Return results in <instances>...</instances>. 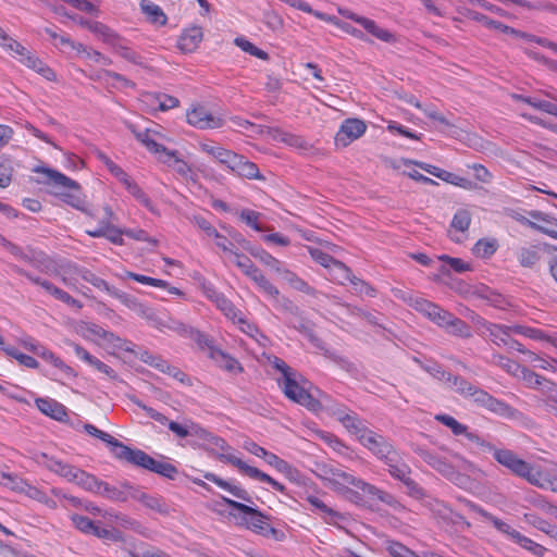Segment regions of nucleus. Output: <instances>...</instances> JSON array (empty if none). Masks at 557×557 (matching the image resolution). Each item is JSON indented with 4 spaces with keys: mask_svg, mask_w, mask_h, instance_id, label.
I'll return each instance as SVG.
<instances>
[{
    "mask_svg": "<svg viewBox=\"0 0 557 557\" xmlns=\"http://www.w3.org/2000/svg\"><path fill=\"white\" fill-rule=\"evenodd\" d=\"M449 388L466 399H471L472 403L481 408L486 409L490 412L502 417H512L513 408L507 403L495 398L486 391L472 384L466 377L461 375L448 374L446 381Z\"/></svg>",
    "mask_w": 557,
    "mask_h": 557,
    "instance_id": "obj_1",
    "label": "nucleus"
},
{
    "mask_svg": "<svg viewBox=\"0 0 557 557\" xmlns=\"http://www.w3.org/2000/svg\"><path fill=\"white\" fill-rule=\"evenodd\" d=\"M108 445L110 446L112 455L120 460H124L171 480L178 473L174 465L156 460L144 450L131 448L114 437L110 440Z\"/></svg>",
    "mask_w": 557,
    "mask_h": 557,
    "instance_id": "obj_2",
    "label": "nucleus"
},
{
    "mask_svg": "<svg viewBox=\"0 0 557 557\" xmlns=\"http://www.w3.org/2000/svg\"><path fill=\"white\" fill-rule=\"evenodd\" d=\"M127 127L134 134L135 138L141 143L148 151L157 157L159 162L172 168L183 177H187L189 175L191 168L186 161L178 157V152L176 150H169L166 147L154 140L153 136L157 135V132L149 128L138 131L131 123L127 124Z\"/></svg>",
    "mask_w": 557,
    "mask_h": 557,
    "instance_id": "obj_3",
    "label": "nucleus"
},
{
    "mask_svg": "<svg viewBox=\"0 0 557 557\" xmlns=\"http://www.w3.org/2000/svg\"><path fill=\"white\" fill-rule=\"evenodd\" d=\"M35 172L45 174L47 176L48 183L51 182L55 186L69 189L67 191H61L58 194L63 202L90 216L92 215L88 211L85 197L82 195L81 186L76 181L67 177L66 175L55 170H51L48 168L38 166L35 169Z\"/></svg>",
    "mask_w": 557,
    "mask_h": 557,
    "instance_id": "obj_4",
    "label": "nucleus"
},
{
    "mask_svg": "<svg viewBox=\"0 0 557 557\" xmlns=\"http://www.w3.org/2000/svg\"><path fill=\"white\" fill-rule=\"evenodd\" d=\"M324 480L327 481L335 490L342 491L351 485L369 496L384 500L383 495L385 493L383 491L359 478H356L352 473L347 472L339 467H326L324 469Z\"/></svg>",
    "mask_w": 557,
    "mask_h": 557,
    "instance_id": "obj_5",
    "label": "nucleus"
},
{
    "mask_svg": "<svg viewBox=\"0 0 557 557\" xmlns=\"http://www.w3.org/2000/svg\"><path fill=\"white\" fill-rule=\"evenodd\" d=\"M277 382L289 400L304 406L312 412L322 410L321 401L306 387L309 383L301 375L286 377V381L278 380Z\"/></svg>",
    "mask_w": 557,
    "mask_h": 557,
    "instance_id": "obj_6",
    "label": "nucleus"
},
{
    "mask_svg": "<svg viewBox=\"0 0 557 557\" xmlns=\"http://www.w3.org/2000/svg\"><path fill=\"white\" fill-rule=\"evenodd\" d=\"M478 512L487 521H490L494 528L503 534H506L509 539H511L515 543L520 545L522 548L531 552L533 555L537 557H543L546 553V548L541 544L534 542L533 540L524 536L519 531L512 529L508 523L500 520L499 518L493 516L482 508H478Z\"/></svg>",
    "mask_w": 557,
    "mask_h": 557,
    "instance_id": "obj_7",
    "label": "nucleus"
},
{
    "mask_svg": "<svg viewBox=\"0 0 557 557\" xmlns=\"http://www.w3.org/2000/svg\"><path fill=\"white\" fill-rule=\"evenodd\" d=\"M494 458L499 465L507 468L513 474L525 479L529 483L537 482L534 476L536 468L519 458L512 450L505 448L494 449Z\"/></svg>",
    "mask_w": 557,
    "mask_h": 557,
    "instance_id": "obj_8",
    "label": "nucleus"
},
{
    "mask_svg": "<svg viewBox=\"0 0 557 557\" xmlns=\"http://www.w3.org/2000/svg\"><path fill=\"white\" fill-rule=\"evenodd\" d=\"M222 502L232 509L238 510L243 513V517L238 522L240 525H244L252 532L261 535L263 528H265L268 523L269 516L264 515L255 507L236 502L225 496H222Z\"/></svg>",
    "mask_w": 557,
    "mask_h": 557,
    "instance_id": "obj_9",
    "label": "nucleus"
},
{
    "mask_svg": "<svg viewBox=\"0 0 557 557\" xmlns=\"http://www.w3.org/2000/svg\"><path fill=\"white\" fill-rule=\"evenodd\" d=\"M12 270L18 274V275H22V276H25L28 281H30L33 284L35 285H38L40 286L41 288H44L48 294H50L51 296H53L55 299L69 305V306H72V307H76V308H81L82 305L81 302L73 298L69 293H66L65 290L54 286L51 282L47 281V280H44L39 276H35L33 275L32 273H29L28 271L17 267V265H13L12 267Z\"/></svg>",
    "mask_w": 557,
    "mask_h": 557,
    "instance_id": "obj_10",
    "label": "nucleus"
},
{
    "mask_svg": "<svg viewBox=\"0 0 557 557\" xmlns=\"http://www.w3.org/2000/svg\"><path fill=\"white\" fill-rule=\"evenodd\" d=\"M219 459L221 461H225L235 466L240 472H243L244 474L248 475L251 479L269 483L275 491L280 493H285L286 491V487L282 483L277 482L276 480L271 478L269 474L262 472L258 468L247 465L245 461H243L242 459L237 458L234 455L220 454Z\"/></svg>",
    "mask_w": 557,
    "mask_h": 557,
    "instance_id": "obj_11",
    "label": "nucleus"
},
{
    "mask_svg": "<svg viewBox=\"0 0 557 557\" xmlns=\"http://www.w3.org/2000/svg\"><path fill=\"white\" fill-rule=\"evenodd\" d=\"M366 131L367 124L363 120L357 117L346 119L335 135V145L345 148L360 138Z\"/></svg>",
    "mask_w": 557,
    "mask_h": 557,
    "instance_id": "obj_12",
    "label": "nucleus"
},
{
    "mask_svg": "<svg viewBox=\"0 0 557 557\" xmlns=\"http://www.w3.org/2000/svg\"><path fill=\"white\" fill-rule=\"evenodd\" d=\"M413 451L430 467L434 470L438 471L441 474L446 476L449 480H453L458 475L455 467L448 462V460L444 457H441L423 447H416Z\"/></svg>",
    "mask_w": 557,
    "mask_h": 557,
    "instance_id": "obj_13",
    "label": "nucleus"
},
{
    "mask_svg": "<svg viewBox=\"0 0 557 557\" xmlns=\"http://www.w3.org/2000/svg\"><path fill=\"white\" fill-rule=\"evenodd\" d=\"M186 116L190 125L200 129L219 128L223 125L221 117L213 115L201 106L189 110Z\"/></svg>",
    "mask_w": 557,
    "mask_h": 557,
    "instance_id": "obj_14",
    "label": "nucleus"
},
{
    "mask_svg": "<svg viewBox=\"0 0 557 557\" xmlns=\"http://www.w3.org/2000/svg\"><path fill=\"white\" fill-rule=\"evenodd\" d=\"M416 309L423 312L431 321L436 323L438 326L447 327L448 323L451 322L453 313L426 299H417Z\"/></svg>",
    "mask_w": 557,
    "mask_h": 557,
    "instance_id": "obj_15",
    "label": "nucleus"
},
{
    "mask_svg": "<svg viewBox=\"0 0 557 557\" xmlns=\"http://www.w3.org/2000/svg\"><path fill=\"white\" fill-rule=\"evenodd\" d=\"M227 168L238 174L239 176L249 178V180H262V175L259 172V169L256 163L249 161L244 156L234 153L232 160L230 161Z\"/></svg>",
    "mask_w": 557,
    "mask_h": 557,
    "instance_id": "obj_16",
    "label": "nucleus"
},
{
    "mask_svg": "<svg viewBox=\"0 0 557 557\" xmlns=\"http://www.w3.org/2000/svg\"><path fill=\"white\" fill-rule=\"evenodd\" d=\"M472 320L475 321L478 325L485 327L490 337L496 345L507 346L509 344L511 338L510 333H512L510 326L490 323L479 315L472 317Z\"/></svg>",
    "mask_w": 557,
    "mask_h": 557,
    "instance_id": "obj_17",
    "label": "nucleus"
},
{
    "mask_svg": "<svg viewBox=\"0 0 557 557\" xmlns=\"http://www.w3.org/2000/svg\"><path fill=\"white\" fill-rule=\"evenodd\" d=\"M35 404L41 413L51 419H54L60 422H63L67 419L66 407L63 404L57 401L55 399L49 397L37 398L35 400Z\"/></svg>",
    "mask_w": 557,
    "mask_h": 557,
    "instance_id": "obj_18",
    "label": "nucleus"
},
{
    "mask_svg": "<svg viewBox=\"0 0 557 557\" xmlns=\"http://www.w3.org/2000/svg\"><path fill=\"white\" fill-rule=\"evenodd\" d=\"M203 37L201 27L193 26L183 30L177 41V48L184 53H190L197 49Z\"/></svg>",
    "mask_w": 557,
    "mask_h": 557,
    "instance_id": "obj_19",
    "label": "nucleus"
},
{
    "mask_svg": "<svg viewBox=\"0 0 557 557\" xmlns=\"http://www.w3.org/2000/svg\"><path fill=\"white\" fill-rule=\"evenodd\" d=\"M131 497L140 502L146 508H149L161 515L166 516L170 513V507L162 497L146 494L134 487Z\"/></svg>",
    "mask_w": 557,
    "mask_h": 557,
    "instance_id": "obj_20",
    "label": "nucleus"
},
{
    "mask_svg": "<svg viewBox=\"0 0 557 557\" xmlns=\"http://www.w3.org/2000/svg\"><path fill=\"white\" fill-rule=\"evenodd\" d=\"M368 436H363V442L361 443L364 447H367L373 455L377 458H381L383 455L388 454L394 446L382 435L371 431L367 434Z\"/></svg>",
    "mask_w": 557,
    "mask_h": 557,
    "instance_id": "obj_21",
    "label": "nucleus"
},
{
    "mask_svg": "<svg viewBox=\"0 0 557 557\" xmlns=\"http://www.w3.org/2000/svg\"><path fill=\"white\" fill-rule=\"evenodd\" d=\"M133 486L125 485L124 488L110 485L109 483L101 481L99 482V490L95 494L100 495L112 502L124 503L131 497Z\"/></svg>",
    "mask_w": 557,
    "mask_h": 557,
    "instance_id": "obj_22",
    "label": "nucleus"
},
{
    "mask_svg": "<svg viewBox=\"0 0 557 557\" xmlns=\"http://www.w3.org/2000/svg\"><path fill=\"white\" fill-rule=\"evenodd\" d=\"M42 459H45V466L52 472H55L60 476L72 482L74 475L76 474L78 468L69 463H64L61 460L54 459L52 457H48L47 454L42 453L40 455Z\"/></svg>",
    "mask_w": 557,
    "mask_h": 557,
    "instance_id": "obj_23",
    "label": "nucleus"
},
{
    "mask_svg": "<svg viewBox=\"0 0 557 557\" xmlns=\"http://www.w3.org/2000/svg\"><path fill=\"white\" fill-rule=\"evenodd\" d=\"M205 479L216 484L219 487L227 491L233 496H235L244 502L252 503L250 494L245 488H243L238 485L231 484L230 482L223 480L222 478H220L216 474L211 473V472L206 473Z\"/></svg>",
    "mask_w": 557,
    "mask_h": 557,
    "instance_id": "obj_24",
    "label": "nucleus"
},
{
    "mask_svg": "<svg viewBox=\"0 0 557 557\" xmlns=\"http://www.w3.org/2000/svg\"><path fill=\"white\" fill-rule=\"evenodd\" d=\"M544 247L541 245H531L521 247L517 252V258L521 267L533 268L542 258Z\"/></svg>",
    "mask_w": 557,
    "mask_h": 557,
    "instance_id": "obj_25",
    "label": "nucleus"
},
{
    "mask_svg": "<svg viewBox=\"0 0 557 557\" xmlns=\"http://www.w3.org/2000/svg\"><path fill=\"white\" fill-rule=\"evenodd\" d=\"M20 61L27 67L42 75L48 81H55V73L48 65H46L39 58L32 54L27 49L24 55H20Z\"/></svg>",
    "mask_w": 557,
    "mask_h": 557,
    "instance_id": "obj_26",
    "label": "nucleus"
},
{
    "mask_svg": "<svg viewBox=\"0 0 557 557\" xmlns=\"http://www.w3.org/2000/svg\"><path fill=\"white\" fill-rule=\"evenodd\" d=\"M341 423L349 433L356 435L360 443L363 442V436L367 437V434L372 431L368 429L362 420H360L355 413H351V416L341 417Z\"/></svg>",
    "mask_w": 557,
    "mask_h": 557,
    "instance_id": "obj_27",
    "label": "nucleus"
},
{
    "mask_svg": "<svg viewBox=\"0 0 557 557\" xmlns=\"http://www.w3.org/2000/svg\"><path fill=\"white\" fill-rule=\"evenodd\" d=\"M534 476L537 482L533 485L557 493V465L545 471L536 469Z\"/></svg>",
    "mask_w": 557,
    "mask_h": 557,
    "instance_id": "obj_28",
    "label": "nucleus"
},
{
    "mask_svg": "<svg viewBox=\"0 0 557 557\" xmlns=\"http://www.w3.org/2000/svg\"><path fill=\"white\" fill-rule=\"evenodd\" d=\"M278 274L282 276L283 280H285L290 287L294 289L305 293L307 295L315 296L317 290L311 287L307 282H305L302 278H300L297 274L289 271L286 268H282L281 272Z\"/></svg>",
    "mask_w": 557,
    "mask_h": 557,
    "instance_id": "obj_29",
    "label": "nucleus"
},
{
    "mask_svg": "<svg viewBox=\"0 0 557 557\" xmlns=\"http://www.w3.org/2000/svg\"><path fill=\"white\" fill-rule=\"evenodd\" d=\"M360 25L373 37L383 41V42H395L396 36L389 32L388 29L380 27L375 21L366 17L360 21Z\"/></svg>",
    "mask_w": 557,
    "mask_h": 557,
    "instance_id": "obj_30",
    "label": "nucleus"
},
{
    "mask_svg": "<svg viewBox=\"0 0 557 557\" xmlns=\"http://www.w3.org/2000/svg\"><path fill=\"white\" fill-rule=\"evenodd\" d=\"M154 327L160 331H164L165 329L170 330L186 338L191 326L173 318H168L165 320L158 318V320H156Z\"/></svg>",
    "mask_w": 557,
    "mask_h": 557,
    "instance_id": "obj_31",
    "label": "nucleus"
},
{
    "mask_svg": "<svg viewBox=\"0 0 557 557\" xmlns=\"http://www.w3.org/2000/svg\"><path fill=\"white\" fill-rule=\"evenodd\" d=\"M231 261L237 268H239L242 272L250 280L260 271V269L255 265V263L250 260L249 257L238 251L232 252Z\"/></svg>",
    "mask_w": 557,
    "mask_h": 557,
    "instance_id": "obj_32",
    "label": "nucleus"
},
{
    "mask_svg": "<svg viewBox=\"0 0 557 557\" xmlns=\"http://www.w3.org/2000/svg\"><path fill=\"white\" fill-rule=\"evenodd\" d=\"M72 482L76 483L88 492L96 493V491L99 490L100 480L94 474H90L78 468Z\"/></svg>",
    "mask_w": 557,
    "mask_h": 557,
    "instance_id": "obj_33",
    "label": "nucleus"
},
{
    "mask_svg": "<svg viewBox=\"0 0 557 557\" xmlns=\"http://www.w3.org/2000/svg\"><path fill=\"white\" fill-rule=\"evenodd\" d=\"M140 5L143 12L147 15L151 23L157 25H165L168 18L159 5L146 0H143Z\"/></svg>",
    "mask_w": 557,
    "mask_h": 557,
    "instance_id": "obj_34",
    "label": "nucleus"
},
{
    "mask_svg": "<svg viewBox=\"0 0 557 557\" xmlns=\"http://www.w3.org/2000/svg\"><path fill=\"white\" fill-rule=\"evenodd\" d=\"M186 338H190L193 339L194 342L197 343V345L199 346V348L201 349H208L209 350V357L210 358H213V352L214 350H220V348L215 347L214 346V342L212 338H210L209 336H207L206 334H203L202 332L194 329L193 326L190 327V330L188 331V335Z\"/></svg>",
    "mask_w": 557,
    "mask_h": 557,
    "instance_id": "obj_35",
    "label": "nucleus"
},
{
    "mask_svg": "<svg viewBox=\"0 0 557 557\" xmlns=\"http://www.w3.org/2000/svg\"><path fill=\"white\" fill-rule=\"evenodd\" d=\"M331 280L337 284L344 285L351 278L352 272L345 263L336 260L335 263L330 268Z\"/></svg>",
    "mask_w": 557,
    "mask_h": 557,
    "instance_id": "obj_36",
    "label": "nucleus"
},
{
    "mask_svg": "<svg viewBox=\"0 0 557 557\" xmlns=\"http://www.w3.org/2000/svg\"><path fill=\"white\" fill-rule=\"evenodd\" d=\"M213 360H215L216 362H221V367L228 371V372H236V373H242L244 371V368L242 367V364L238 362L237 359H235L234 357H231L230 355L225 354L224 351H222L221 349L220 350H214L213 352Z\"/></svg>",
    "mask_w": 557,
    "mask_h": 557,
    "instance_id": "obj_37",
    "label": "nucleus"
},
{
    "mask_svg": "<svg viewBox=\"0 0 557 557\" xmlns=\"http://www.w3.org/2000/svg\"><path fill=\"white\" fill-rule=\"evenodd\" d=\"M249 252L251 256L259 259L264 265L269 267L276 273L281 272L283 263L275 257H273L271 253H269L267 250L262 248H250Z\"/></svg>",
    "mask_w": 557,
    "mask_h": 557,
    "instance_id": "obj_38",
    "label": "nucleus"
},
{
    "mask_svg": "<svg viewBox=\"0 0 557 557\" xmlns=\"http://www.w3.org/2000/svg\"><path fill=\"white\" fill-rule=\"evenodd\" d=\"M201 150L206 153L212 156L214 159H216L220 163L228 165L230 161L232 160L234 156V151L227 150L220 146H212L209 144H202Z\"/></svg>",
    "mask_w": 557,
    "mask_h": 557,
    "instance_id": "obj_39",
    "label": "nucleus"
},
{
    "mask_svg": "<svg viewBox=\"0 0 557 557\" xmlns=\"http://www.w3.org/2000/svg\"><path fill=\"white\" fill-rule=\"evenodd\" d=\"M75 273L79 275L84 281L90 283L96 288L107 292L108 294L113 288V286H110L108 282L102 280L101 277L94 274L91 271L87 269H75Z\"/></svg>",
    "mask_w": 557,
    "mask_h": 557,
    "instance_id": "obj_40",
    "label": "nucleus"
},
{
    "mask_svg": "<svg viewBox=\"0 0 557 557\" xmlns=\"http://www.w3.org/2000/svg\"><path fill=\"white\" fill-rule=\"evenodd\" d=\"M414 361L425 371L428 372L430 375H432L434 379L436 380H440V381H446L448 374L450 372H447L443 369V367L434 361V360H429L426 362H422L420 359L418 358H414Z\"/></svg>",
    "mask_w": 557,
    "mask_h": 557,
    "instance_id": "obj_41",
    "label": "nucleus"
},
{
    "mask_svg": "<svg viewBox=\"0 0 557 557\" xmlns=\"http://www.w3.org/2000/svg\"><path fill=\"white\" fill-rule=\"evenodd\" d=\"M36 355L45 359L46 361L52 363L55 368L60 369L66 374H72L73 369L65 364L59 357H57L51 350L47 349L45 346H40V349L36 350Z\"/></svg>",
    "mask_w": 557,
    "mask_h": 557,
    "instance_id": "obj_42",
    "label": "nucleus"
},
{
    "mask_svg": "<svg viewBox=\"0 0 557 557\" xmlns=\"http://www.w3.org/2000/svg\"><path fill=\"white\" fill-rule=\"evenodd\" d=\"M510 330L515 334L523 335V336L529 337L531 339L550 341V337L548 335H546L540 329L517 324V325H511Z\"/></svg>",
    "mask_w": 557,
    "mask_h": 557,
    "instance_id": "obj_43",
    "label": "nucleus"
},
{
    "mask_svg": "<svg viewBox=\"0 0 557 557\" xmlns=\"http://www.w3.org/2000/svg\"><path fill=\"white\" fill-rule=\"evenodd\" d=\"M96 35H98L104 44L109 45L113 51H115L124 40L117 33L103 23L101 29L97 30Z\"/></svg>",
    "mask_w": 557,
    "mask_h": 557,
    "instance_id": "obj_44",
    "label": "nucleus"
},
{
    "mask_svg": "<svg viewBox=\"0 0 557 557\" xmlns=\"http://www.w3.org/2000/svg\"><path fill=\"white\" fill-rule=\"evenodd\" d=\"M96 35H98L104 44L109 45L113 51H115L124 40L117 33L103 23L101 29L97 30Z\"/></svg>",
    "mask_w": 557,
    "mask_h": 557,
    "instance_id": "obj_45",
    "label": "nucleus"
},
{
    "mask_svg": "<svg viewBox=\"0 0 557 557\" xmlns=\"http://www.w3.org/2000/svg\"><path fill=\"white\" fill-rule=\"evenodd\" d=\"M251 281L267 296L271 298H277L280 296V290L263 275L261 270L251 278Z\"/></svg>",
    "mask_w": 557,
    "mask_h": 557,
    "instance_id": "obj_46",
    "label": "nucleus"
},
{
    "mask_svg": "<svg viewBox=\"0 0 557 557\" xmlns=\"http://www.w3.org/2000/svg\"><path fill=\"white\" fill-rule=\"evenodd\" d=\"M497 249V243L495 239H479L472 251L476 257L480 258H488L491 257Z\"/></svg>",
    "mask_w": 557,
    "mask_h": 557,
    "instance_id": "obj_47",
    "label": "nucleus"
},
{
    "mask_svg": "<svg viewBox=\"0 0 557 557\" xmlns=\"http://www.w3.org/2000/svg\"><path fill=\"white\" fill-rule=\"evenodd\" d=\"M67 345L74 349L75 355L79 359L87 362L89 366L94 367L98 371L101 370V368L103 367L104 363L102 361H100L98 358L90 355L84 347H82L81 345H78L74 342H69Z\"/></svg>",
    "mask_w": 557,
    "mask_h": 557,
    "instance_id": "obj_48",
    "label": "nucleus"
},
{
    "mask_svg": "<svg viewBox=\"0 0 557 557\" xmlns=\"http://www.w3.org/2000/svg\"><path fill=\"white\" fill-rule=\"evenodd\" d=\"M13 162L9 157H0V187L5 188L12 182Z\"/></svg>",
    "mask_w": 557,
    "mask_h": 557,
    "instance_id": "obj_49",
    "label": "nucleus"
},
{
    "mask_svg": "<svg viewBox=\"0 0 557 557\" xmlns=\"http://www.w3.org/2000/svg\"><path fill=\"white\" fill-rule=\"evenodd\" d=\"M491 362L500 367L506 372L518 375L520 370V364L505 356H502L499 354H493L491 357Z\"/></svg>",
    "mask_w": 557,
    "mask_h": 557,
    "instance_id": "obj_50",
    "label": "nucleus"
},
{
    "mask_svg": "<svg viewBox=\"0 0 557 557\" xmlns=\"http://www.w3.org/2000/svg\"><path fill=\"white\" fill-rule=\"evenodd\" d=\"M234 42H235V45L237 47H239L243 51L249 53L250 55H253V57H256L258 59H261V60H268L269 59L268 52H265L264 50L259 49L252 42H250L249 40H247L244 37L235 38Z\"/></svg>",
    "mask_w": 557,
    "mask_h": 557,
    "instance_id": "obj_51",
    "label": "nucleus"
},
{
    "mask_svg": "<svg viewBox=\"0 0 557 557\" xmlns=\"http://www.w3.org/2000/svg\"><path fill=\"white\" fill-rule=\"evenodd\" d=\"M114 52H116L126 61L147 69V65L144 62V57L134 51L132 48L125 46L124 40L121 42L120 47H117Z\"/></svg>",
    "mask_w": 557,
    "mask_h": 557,
    "instance_id": "obj_52",
    "label": "nucleus"
},
{
    "mask_svg": "<svg viewBox=\"0 0 557 557\" xmlns=\"http://www.w3.org/2000/svg\"><path fill=\"white\" fill-rule=\"evenodd\" d=\"M447 327L451 329L450 333L455 336H459L462 338H470L472 336L470 325L454 314L451 317V322L448 323Z\"/></svg>",
    "mask_w": 557,
    "mask_h": 557,
    "instance_id": "obj_53",
    "label": "nucleus"
},
{
    "mask_svg": "<svg viewBox=\"0 0 557 557\" xmlns=\"http://www.w3.org/2000/svg\"><path fill=\"white\" fill-rule=\"evenodd\" d=\"M73 525L85 534H94L97 523L90 518L74 513L71 516Z\"/></svg>",
    "mask_w": 557,
    "mask_h": 557,
    "instance_id": "obj_54",
    "label": "nucleus"
},
{
    "mask_svg": "<svg viewBox=\"0 0 557 557\" xmlns=\"http://www.w3.org/2000/svg\"><path fill=\"white\" fill-rule=\"evenodd\" d=\"M0 46L5 48L9 51L16 53L17 55H24L26 53V48L22 46L18 41L10 37L0 26Z\"/></svg>",
    "mask_w": 557,
    "mask_h": 557,
    "instance_id": "obj_55",
    "label": "nucleus"
},
{
    "mask_svg": "<svg viewBox=\"0 0 557 557\" xmlns=\"http://www.w3.org/2000/svg\"><path fill=\"white\" fill-rule=\"evenodd\" d=\"M435 419L449 428L454 435H463L467 433V425L458 422L454 417L449 414H437Z\"/></svg>",
    "mask_w": 557,
    "mask_h": 557,
    "instance_id": "obj_56",
    "label": "nucleus"
},
{
    "mask_svg": "<svg viewBox=\"0 0 557 557\" xmlns=\"http://www.w3.org/2000/svg\"><path fill=\"white\" fill-rule=\"evenodd\" d=\"M471 223V213L466 209H459L454 214L451 220V227L459 232H466Z\"/></svg>",
    "mask_w": 557,
    "mask_h": 557,
    "instance_id": "obj_57",
    "label": "nucleus"
},
{
    "mask_svg": "<svg viewBox=\"0 0 557 557\" xmlns=\"http://www.w3.org/2000/svg\"><path fill=\"white\" fill-rule=\"evenodd\" d=\"M546 387L547 392L545 398L543 399V406L544 410L547 413H550L557 409V385L546 381Z\"/></svg>",
    "mask_w": 557,
    "mask_h": 557,
    "instance_id": "obj_58",
    "label": "nucleus"
},
{
    "mask_svg": "<svg viewBox=\"0 0 557 557\" xmlns=\"http://www.w3.org/2000/svg\"><path fill=\"white\" fill-rule=\"evenodd\" d=\"M127 191L135 197L141 205H144L147 209L152 210V203L150 198L147 196V194L139 187V185L132 181L131 183H127V186L125 187Z\"/></svg>",
    "mask_w": 557,
    "mask_h": 557,
    "instance_id": "obj_59",
    "label": "nucleus"
},
{
    "mask_svg": "<svg viewBox=\"0 0 557 557\" xmlns=\"http://www.w3.org/2000/svg\"><path fill=\"white\" fill-rule=\"evenodd\" d=\"M215 305L233 322H235L237 317L242 313L224 295L218 297Z\"/></svg>",
    "mask_w": 557,
    "mask_h": 557,
    "instance_id": "obj_60",
    "label": "nucleus"
},
{
    "mask_svg": "<svg viewBox=\"0 0 557 557\" xmlns=\"http://www.w3.org/2000/svg\"><path fill=\"white\" fill-rule=\"evenodd\" d=\"M523 101L527 102L528 104L532 106L535 109H539L543 112H546L548 114L557 116V104L556 103H553V102L546 101V100H540L536 98H531V97L523 98Z\"/></svg>",
    "mask_w": 557,
    "mask_h": 557,
    "instance_id": "obj_61",
    "label": "nucleus"
},
{
    "mask_svg": "<svg viewBox=\"0 0 557 557\" xmlns=\"http://www.w3.org/2000/svg\"><path fill=\"white\" fill-rule=\"evenodd\" d=\"M351 285L354 286V289L359 295H366L369 297H375L376 290L374 287H372L369 283L366 281L357 277L356 275H351V278L349 280Z\"/></svg>",
    "mask_w": 557,
    "mask_h": 557,
    "instance_id": "obj_62",
    "label": "nucleus"
},
{
    "mask_svg": "<svg viewBox=\"0 0 557 557\" xmlns=\"http://www.w3.org/2000/svg\"><path fill=\"white\" fill-rule=\"evenodd\" d=\"M388 473L396 480L404 482L410 476L411 469L403 461V459L395 466L391 465V469H387Z\"/></svg>",
    "mask_w": 557,
    "mask_h": 557,
    "instance_id": "obj_63",
    "label": "nucleus"
},
{
    "mask_svg": "<svg viewBox=\"0 0 557 557\" xmlns=\"http://www.w3.org/2000/svg\"><path fill=\"white\" fill-rule=\"evenodd\" d=\"M386 549L392 557H418L412 550L399 542H389Z\"/></svg>",
    "mask_w": 557,
    "mask_h": 557,
    "instance_id": "obj_64",
    "label": "nucleus"
}]
</instances>
